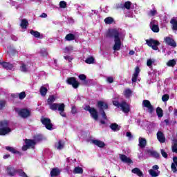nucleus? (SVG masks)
<instances>
[{"label":"nucleus","instance_id":"nucleus-23","mask_svg":"<svg viewBox=\"0 0 177 177\" xmlns=\"http://www.w3.org/2000/svg\"><path fill=\"white\" fill-rule=\"evenodd\" d=\"M30 34L31 35H33V37H35V38H44V35H41V33L38 31H35L34 30H30Z\"/></svg>","mask_w":177,"mask_h":177},{"label":"nucleus","instance_id":"nucleus-26","mask_svg":"<svg viewBox=\"0 0 177 177\" xmlns=\"http://www.w3.org/2000/svg\"><path fill=\"white\" fill-rule=\"evenodd\" d=\"M66 41H74L75 40V35L73 33H68L65 37Z\"/></svg>","mask_w":177,"mask_h":177},{"label":"nucleus","instance_id":"nucleus-7","mask_svg":"<svg viewBox=\"0 0 177 177\" xmlns=\"http://www.w3.org/2000/svg\"><path fill=\"white\" fill-rule=\"evenodd\" d=\"M84 110H86V111H88V113H90L92 118L95 120V121H97V120H98L99 114L97 113V111L96 110V109L92 108V107H91V106L87 105V106H86Z\"/></svg>","mask_w":177,"mask_h":177},{"label":"nucleus","instance_id":"nucleus-53","mask_svg":"<svg viewBox=\"0 0 177 177\" xmlns=\"http://www.w3.org/2000/svg\"><path fill=\"white\" fill-rule=\"evenodd\" d=\"M106 82H109V84H113L114 82V78H113V77H108Z\"/></svg>","mask_w":177,"mask_h":177},{"label":"nucleus","instance_id":"nucleus-11","mask_svg":"<svg viewBox=\"0 0 177 177\" xmlns=\"http://www.w3.org/2000/svg\"><path fill=\"white\" fill-rule=\"evenodd\" d=\"M164 41L166 44V45H168L169 46H172L173 48H176V42L174 39L167 37L164 38Z\"/></svg>","mask_w":177,"mask_h":177},{"label":"nucleus","instance_id":"nucleus-5","mask_svg":"<svg viewBox=\"0 0 177 177\" xmlns=\"http://www.w3.org/2000/svg\"><path fill=\"white\" fill-rule=\"evenodd\" d=\"M16 113L20 115L22 118H28L30 115H31V111L28 110L26 108L24 109H19V108H15V109Z\"/></svg>","mask_w":177,"mask_h":177},{"label":"nucleus","instance_id":"nucleus-49","mask_svg":"<svg viewBox=\"0 0 177 177\" xmlns=\"http://www.w3.org/2000/svg\"><path fill=\"white\" fill-rule=\"evenodd\" d=\"M160 153L162 156L164 157V158H168V153L165 152V149H161Z\"/></svg>","mask_w":177,"mask_h":177},{"label":"nucleus","instance_id":"nucleus-56","mask_svg":"<svg viewBox=\"0 0 177 177\" xmlns=\"http://www.w3.org/2000/svg\"><path fill=\"white\" fill-rule=\"evenodd\" d=\"M116 9H122V10H124V5L122 3H119L116 6Z\"/></svg>","mask_w":177,"mask_h":177},{"label":"nucleus","instance_id":"nucleus-47","mask_svg":"<svg viewBox=\"0 0 177 177\" xmlns=\"http://www.w3.org/2000/svg\"><path fill=\"white\" fill-rule=\"evenodd\" d=\"M162 102H168L169 100V95L168 94H165L162 96Z\"/></svg>","mask_w":177,"mask_h":177},{"label":"nucleus","instance_id":"nucleus-22","mask_svg":"<svg viewBox=\"0 0 177 177\" xmlns=\"http://www.w3.org/2000/svg\"><path fill=\"white\" fill-rule=\"evenodd\" d=\"M147 144V141H146V138H139V145H138V146L141 149H145V147H146Z\"/></svg>","mask_w":177,"mask_h":177},{"label":"nucleus","instance_id":"nucleus-38","mask_svg":"<svg viewBox=\"0 0 177 177\" xmlns=\"http://www.w3.org/2000/svg\"><path fill=\"white\" fill-rule=\"evenodd\" d=\"M6 108V100H0V111L5 110Z\"/></svg>","mask_w":177,"mask_h":177},{"label":"nucleus","instance_id":"nucleus-36","mask_svg":"<svg viewBox=\"0 0 177 177\" xmlns=\"http://www.w3.org/2000/svg\"><path fill=\"white\" fill-rule=\"evenodd\" d=\"M167 66H168V67H175V66H176V60L175 59L169 60L167 63Z\"/></svg>","mask_w":177,"mask_h":177},{"label":"nucleus","instance_id":"nucleus-50","mask_svg":"<svg viewBox=\"0 0 177 177\" xmlns=\"http://www.w3.org/2000/svg\"><path fill=\"white\" fill-rule=\"evenodd\" d=\"M156 13H157V10L153 9V10H151L149 11V12L148 13V15L149 16H156Z\"/></svg>","mask_w":177,"mask_h":177},{"label":"nucleus","instance_id":"nucleus-32","mask_svg":"<svg viewBox=\"0 0 177 177\" xmlns=\"http://www.w3.org/2000/svg\"><path fill=\"white\" fill-rule=\"evenodd\" d=\"M171 150L173 153H177V140L174 139L173 140V145L171 146Z\"/></svg>","mask_w":177,"mask_h":177},{"label":"nucleus","instance_id":"nucleus-31","mask_svg":"<svg viewBox=\"0 0 177 177\" xmlns=\"http://www.w3.org/2000/svg\"><path fill=\"white\" fill-rule=\"evenodd\" d=\"M105 24H113L114 23V19L111 17H108L104 19Z\"/></svg>","mask_w":177,"mask_h":177},{"label":"nucleus","instance_id":"nucleus-60","mask_svg":"<svg viewBox=\"0 0 177 177\" xmlns=\"http://www.w3.org/2000/svg\"><path fill=\"white\" fill-rule=\"evenodd\" d=\"M126 136H127V138H133V136H132V133H131V132H127L126 133Z\"/></svg>","mask_w":177,"mask_h":177},{"label":"nucleus","instance_id":"nucleus-57","mask_svg":"<svg viewBox=\"0 0 177 177\" xmlns=\"http://www.w3.org/2000/svg\"><path fill=\"white\" fill-rule=\"evenodd\" d=\"M71 113L72 114H77V107L72 106Z\"/></svg>","mask_w":177,"mask_h":177},{"label":"nucleus","instance_id":"nucleus-20","mask_svg":"<svg viewBox=\"0 0 177 177\" xmlns=\"http://www.w3.org/2000/svg\"><path fill=\"white\" fill-rule=\"evenodd\" d=\"M1 66L3 68H6V70H12L13 69V64L9 63V62H2Z\"/></svg>","mask_w":177,"mask_h":177},{"label":"nucleus","instance_id":"nucleus-63","mask_svg":"<svg viewBox=\"0 0 177 177\" xmlns=\"http://www.w3.org/2000/svg\"><path fill=\"white\" fill-rule=\"evenodd\" d=\"M10 154H6V155H4V156H3V158L4 160H7V158H10Z\"/></svg>","mask_w":177,"mask_h":177},{"label":"nucleus","instance_id":"nucleus-59","mask_svg":"<svg viewBox=\"0 0 177 177\" xmlns=\"http://www.w3.org/2000/svg\"><path fill=\"white\" fill-rule=\"evenodd\" d=\"M28 149H30V148L28 147V146L26 144L22 147L23 151H26V150H28Z\"/></svg>","mask_w":177,"mask_h":177},{"label":"nucleus","instance_id":"nucleus-17","mask_svg":"<svg viewBox=\"0 0 177 177\" xmlns=\"http://www.w3.org/2000/svg\"><path fill=\"white\" fill-rule=\"evenodd\" d=\"M25 143L28 145V148L34 149L35 147V145L37 144L35 142V140H30V139H26Z\"/></svg>","mask_w":177,"mask_h":177},{"label":"nucleus","instance_id":"nucleus-6","mask_svg":"<svg viewBox=\"0 0 177 177\" xmlns=\"http://www.w3.org/2000/svg\"><path fill=\"white\" fill-rule=\"evenodd\" d=\"M41 122L48 131H53V124L49 118H41Z\"/></svg>","mask_w":177,"mask_h":177},{"label":"nucleus","instance_id":"nucleus-28","mask_svg":"<svg viewBox=\"0 0 177 177\" xmlns=\"http://www.w3.org/2000/svg\"><path fill=\"white\" fill-rule=\"evenodd\" d=\"M156 114L159 118H161L164 116V111H162V109H161L160 106H158L156 108Z\"/></svg>","mask_w":177,"mask_h":177},{"label":"nucleus","instance_id":"nucleus-43","mask_svg":"<svg viewBox=\"0 0 177 177\" xmlns=\"http://www.w3.org/2000/svg\"><path fill=\"white\" fill-rule=\"evenodd\" d=\"M149 174L152 177H157V176H158V173L156 172V171H154L153 169H149Z\"/></svg>","mask_w":177,"mask_h":177},{"label":"nucleus","instance_id":"nucleus-51","mask_svg":"<svg viewBox=\"0 0 177 177\" xmlns=\"http://www.w3.org/2000/svg\"><path fill=\"white\" fill-rule=\"evenodd\" d=\"M153 63H154V61H153L151 59H149L147 61V66L148 67H151V66H153Z\"/></svg>","mask_w":177,"mask_h":177},{"label":"nucleus","instance_id":"nucleus-34","mask_svg":"<svg viewBox=\"0 0 177 177\" xmlns=\"http://www.w3.org/2000/svg\"><path fill=\"white\" fill-rule=\"evenodd\" d=\"M131 95H132V90H131V88H127L124 91V95L125 97H131Z\"/></svg>","mask_w":177,"mask_h":177},{"label":"nucleus","instance_id":"nucleus-13","mask_svg":"<svg viewBox=\"0 0 177 177\" xmlns=\"http://www.w3.org/2000/svg\"><path fill=\"white\" fill-rule=\"evenodd\" d=\"M119 157L121 161L125 162V164H132L133 162V161H132L130 158H128L127 155L119 154Z\"/></svg>","mask_w":177,"mask_h":177},{"label":"nucleus","instance_id":"nucleus-52","mask_svg":"<svg viewBox=\"0 0 177 177\" xmlns=\"http://www.w3.org/2000/svg\"><path fill=\"white\" fill-rule=\"evenodd\" d=\"M171 171L174 174H176V172H177V168H176V165H175V163H171Z\"/></svg>","mask_w":177,"mask_h":177},{"label":"nucleus","instance_id":"nucleus-62","mask_svg":"<svg viewBox=\"0 0 177 177\" xmlns=\"http://www.w3.org/2000/svg\"><path fill=\"white\" fill-rule=\"evenodd\" d=\"M173 161H174L173 164H175V165L177 167V156H174L173 158Z\"/></svg>","mask_w":177,"mask_h":177},{"label":"nucleus","instance_id":"nucleus-27","mask_svg":"<svg viewBox=\"0 0 177 177\" xmlns=\"http://www.w3.org/2000/svg\"><path fill=\"white\" fill-rule=\"evenodd\" d=\"M111 129L113 131V132H117V131H120V128H121L117 123H112L110 125Z\"/></svg>","mask_w":177,"mask_h":177},{"label":"nucleus","instance_id":"nucleus-25","mask_svg":"<svg viewBox=\"0 0 177 177\" xmlns=\"http://www.w3.org/2000/svg\"><path fill=\"white\" fill-rule=\"evenodd\" d=\"M6 150H7V151H10V153H12V154H19V151L16 150V149L10 146H6Z\"/></svg>","mask_w":177,"mask_h":177},{"label":"nucleus","instance_id":"nucleus-64","mask_svg":"<svg viewBox=\"0 0 177 177\" xmlns=\"http://www.w3.org/2000/svg\"><path fill=\"white\" fill-rule=\"evenodd\" d=\"M152 168L153 170L155 169L156 171H157V169H159L160 167H158V165H155L152 167Z\"/></svg>","mask_w":177,"mask_h":177},{"label":"nucleus","instance_id":"nucleus-41","mask_svg":"<svg viewBox=\"0 0 177 177\" xmlns=\"http://www.w3.org/2000/svg\"><path fill=\"white\" fill-rule=\"evenodd\" d=\"M151 28L153 32H158L160 31V28L158 27V25L153 24L151 26Z\"/></svg>","mask_w":177,"mask_h":177},{"label":"nucleus","instance_id":"nucleus-45","mask_svg":"<svg viewBox=\"0 0 177 177\" xmlns=\"http://www.w3.org/2000/svg\"><path fill=\"white\" fill-rule=\"evenodd\" d=\"M18 174H19V176L28 177V176H27V174H26V172H24V171H23V169H18Z\"/></svg>","mask_w":177,"mask_h":177},{"label":"nucleus","instance_id":"nucleus-16","mask_svg":"<svg viewBox=\"0 0 177 177\" xmlns=\"http://www.w3.org/2000/svg\"><path fill=\"white\" fill-rule=\"evenodd\" d=\"M50 175L51 177L59 176V175H60V169L57 167L52 169Z\"/></svg>","mask_w":177,"mask_h":177},{"label":"nucleus","instance_id":"nucleus-54","mask_svg":"<svg viewBox=\"0 0 177 177\" xmlns=\"http://www.w3.org/2000/svg\"><path fill=\"white\" fill-rule=\"evenodd\" d=\"M78 77L81 81H85V80H86V75L84 74H80Z\"/></svg>","mask_w":177,"mask_h":177},{"label":"nucleus","instance_id":"nucleus-61","mask_svg":"<svg viewBox=\"0 0 177 177\" xmlns=\"http://www.w3.org/2000/svg\"><path fill=\"white\" fill-rule=\"evenodd\" d=\"M39 17H41V18L45 19V18L48 17V15H47L46 13H45V12H43V13L39 16Z\"/></svg>","mask_w":177,"mask_h":177},{"label":"nucleus","instance_id":"nucleus-48","mask_svg":"<svg viewBox=\"0 0 177 177\" xmlns=\"http://www.w3.org/2000/svg\"><path fill=\"white\" fill-rule=\"evenodd\" d=\"M64 147V145H63V143L62 142V140H59L58 142V145L57 146V149L58 150H62V149H63Z\"/></svg>","mask_w":177,"mask_h":177},{"label":"nucleus","instance_id":"nucleus-39","mask_svg":"<svg viewBox=\"0 0 177 177\" xmlns=\"http://www.w3.org/2000/svg\"><path fill=\"white\" fill-rule=\"evenodd\" d=\"M85 63L87 64H93L95 63V58L90 57L85 60Z\"/></svg>","mask_w":177,"mask_h":177},{"label":"nucleus","instance_id":"nucleus-8","mask_svg":"<svg viewBox=\"0 0 177 177\" xmlns=\"http://www.w3.org/2000/svg\"><path fill=\"white\" fill-rule=\"evenodd\" d=\"M66 84H68V85H71L74 89H77L80 86V83L75 77H68L66 80Z\"/></svg>","mask_w":177,"mask_h":177},{"label":"nucleus","instance_id":"nucleus-55","mask_svg":"<svg viewBox=\"0 0 177 177\" xmlns=\"http://www.w3.org/2000/svg\"><path fill=\"white\" fill-rule=\"evenodd\" d=\"M113 106H115V107H121V104L117 100L113 101Z\"/></svg>","mask_w":177,"mask_h":177},{"label":"nucleus","instance_id":"nucleus-12","mask_svg":"<svg viewBox=\"0 0 177 177\" xmlns=\"http://www.w3.org/2000/svg\"><path fill=\"white\" fill-rule=\"evenodd\" d=\"M120 107H121V110L122 111H123V113H129L130 111V109H129V104H128V103H127V102L125 101H122L120 103Z\"/></svg>","mask_w":177,"mask_h":177},{"label":"nucleus","instance_id":"nucleus-9","mask_svg":"<svg viewBox=\"0 0 177 177\" xmlns=\"http://www.w3.org/2000/svg\"><path fill=\"white\" fill-rule=\"evenodd\" d=\"M142 106L148 109L149 114H153L154 112V106L151 105V103L148 100H144L142 101Z\"/></svg>","mask_w":177,"mask_h":177},{"label":"nucleus","instance_id":"nucleus-2","mask_svg":"<svg viewBox=\"0 0 177 177\" xmlns=\"http://www.w3.org/2000/svg\"><path fill=\"white\" fill-rule=\"evenodd\" d=\"M120 32L117 28L109 29L106 34V38H114L113 50H120L121 49V39L120 38Z\"/></svg>","mask_w":177,"mask_h":177},{"label":"nucleus","instance_id":"nucleus-15","mask_svg":"<svg viewBox=\"0 0 177 177\" xmlns=\"http://www.w3.org/2000/svg\"><path fill=\"white\" fill-rule=\"evenodd\" d=\"M139 73H140V68L139 66H136L135 68V73L132 76V82H136L138 81V77H139Z\"/></svg>","mask_w":177,"mask_h":177},{"label":"nucleus","instance_id":"nucleus-30","mask_svg":"<svg viewBox=\"0 0 177 177\" xmlns=\"http://www.w3.org/2000/svg\"><path fill=\"white\" fill-rule=\"evenodd\" d=\"M39 92L41 96H46V93H48V88L44 86H41L40 87Z\"/></svg>","mask_w":177,"mask_h":177},{"label":"nucleus","instance_id":"nucleus-29","mask_svg":"<svg viewBox=\"0 0 177 177\" xmlns=\"http://www.w3.org/2000/svg\"><path fill=\"white\" fill-rule=\"evenodd\" d=\"M170 23L172 26V30L174 31H177V20L175 19H171Z\"/></svg>","mask_w":177,"mask_h":177},{"label":"nucleus","instance_id":"nucleus-4","mask_svg":"<svg viewBox=\"0 0 177 177\" xmlns=\"http://www.w3.org/2000/svg\"><path fill=\"white\" fill-rule=\"evenodd\" d=\"M146 44L149 46V48H151L153 50H158V46L161 45V43L158 41V40H156L153 38H151L149 39H147Z\"/></svg>","mask_w":177,"mask_h":177},{"label":"nucleus","instance_id":"nucleus-10","mask_svg":"<svg viewBox=\"0 0 177 177\" xmlns=\"http://www.w3.org/2000/svg\"><path fill=\"white\" fill-rule=\"evenodd\" d=\"M19 169H16L15 167L8 166L6 167V172L8 176H16V174L19 173Z\"/></svg>","mask_w":177,"mask_h":177},{"label":"nucleus","instance_id":"nucleus-3","mask_svg":"<svg viewBox=\"0 0 177 177\" xmlns=\"http://www.w3.org/2000/svg\"><path fill=\"white\" fill-rule=\"evenodd\" d=\"M97 107L99 109L103 120H107V115H106L104 110H107V109H109V104H107V103H104L103 101H98L97 103Z\"/></svg>","mask_w":177,"mask_h":177},{"label":"nucleus","instance_id":"nucleus-40","mask_svg":"<svg viewBox=\"0 0 177 177\" xmlns=\"http://www.w3.org/2000/svg\"><path fill=\"white\" fill-rule=\"evenodd\" d=\"M123 6L124 9H127V10H129V9H131V6H132V3L131 1H126L124 2Z\"/></svg>","mask_w":177,"mask_h":177},{"label":"nucleus","instance_id":"nucleus-35","mask_svg":"<svg viewBox=\"0 0 177 177\" xmlns=\"http://www.w3.org/2000/svg\"><path fill=\"white\" fill-rule=\"evenodd\" d=\"M73 174H84V169L80 167H76L73 170Z\"/></svg>","mask_w":177,"mask_h":177},{"label":"nucleus","instance_id":"nucleus-44","mask_svg":"<svg viewBox=\"0 0 177 177\" xmlns=\"http://www.w3.org/2000/svg\"><path fill=\"white\" fill-rule=\"evenodd\" d=\"M59 8H61V9H66V8H67V3L64 1H61L59 2Z\"/></svg>","mask_w":177,"mask_h":177},{"label":"nucleus","instance_id":"nucleus-14","mask_svg":"<svg viewBox=\"0 0 177 177\" xmlns=\"http://www.w3.org/2000/svg\"><path fill=\"white\" fill-rule=\"evenodd\" d=\"M157 139L160 143H165V135L161 131H158L156 133Z\"/></svg>","mask_w":177,"mask_h":177},{"label":"nucleus","instance_id":"nucleus-1","mask_svg":"<svg viewBox=\"0 0 177 177\" xmlns=\"http://www.w3.org/2000/svg\"><path fill=\"white\" fill-rule=\"evenodd\" d=\"M55 100H56V98L53 95H50L47 100V103L50 110H52L53 111H56L58 110V111L59 112V115L62 117H67V114H66V112H64V109H66V104H64V103H53Z\"/></svg>","mask_w":177,"mask_h":177},{"label":"nucleus","instance_id":"nucleus-37","mask_svg":"<svg viewBox=\"0 0 177 177\" xmlns=\"http://www.w3.org/2000/svg\"><path fill=\"white\" fill-rule=\"evenodd\" d=\"M9 123L6 120L0 121V127L1 128H9Z\"/></svg>","mask_w":177,"mask_h":177},{"label":"nucleus","instance_id":"nucleus-18","mask_svg":"<svg viewBox=\"0 0 177 177\" xmlns=\"http://www.w3.org/2000/svg\"><path fill=\"white\" fill-rule=\"evenodd\" d=\"M92 143L98 147L103 148L106 146V144L103 141L99 140H92Z\"/></svg>","mask_w":177,"mask_h":177},{"label":"nucleus","instance_id":"nucleus-33","mask_svg":"<svg viewBox=\"0 0 177 177\" xmlns=\"http://www.w3.org/2000/svg\"><path fill=\"white\" fill-rule=\"evenodd\" d=\"M20 26L21 28H27V26H28V21L26 19H22Z\"/></svg>","mask_w":177,"mask_h":177},{"label":"nucleus","instance_id":"nucleus-24","mask_svg":"<svg viewBox=\"0 0 177 177\" xmlns=\"http://www.w3.org/2000/svg\"><path fill=\"white\" fill-rule=\"evenodd\" d=\"M131 172L133 174H135L136 175H138V176L142 177L143 176V172L140 171V169L136 167L131 170Z\"/></svg>","mask_w":177,"mask_h":177},{"label":"nucleus","instance_id":"nucleus-46","mask_svg":"<svg viewBox=\"0 0 177 177\" xmlns=\"http://www.w3.org/2000/svg\"><path fill=\"white\" fill-rule=\"evenodd\" d=\"M151 156H152V157H154L155 158H160V153H158V152L156 151H151Z\"/></svg>","mask_w":177,"mask_h":177},{"label":"nucleus","instance_id":"nucleus-42","mask_svg":"<svg viewBox=\"0 0 177 177\" xmlns=\"http://www.w3.org/2000/svg\"><path fill=\"white\" fill-rule=\"evenodd\" d=\"M20 70L21 71H22V73H27V71H28V70L27 69V65H26L25 64H21L20 66Z\"/></svg>","mask_w":177,"mask_h":177},{"label":"nucleus","instance_id":"nucleus-58","mask_svg":"<svg viewBox=\"0 0 177 177\" xmlns=\"http://www.w3.org/2000/svg\"><path fill=\"white\" fill-rule=\"evenodd\" d=\"M41 56L45 57L48 56V52H46V50H41Z\"/></svg>","mask_w":177,"mask_h":177},{"label":"nucleus","instance_id":"nucleus-19","mask_svg":"<svg viewBox=\"0 0 177 177\" xmlns=\"http://www.w3.org/2000/svg\"><path fill=\"white\" fill-rule=\"evenodd\" d=\"M26 95V92L25 91H22L19 93H17V94H12V97H19V99L20 100H23V99H25Z\"/></svg>","mask_w":177,"mask_h":177},{"label":"nucleus","instance_id":"nucleus-21","mask_svg":"<svg viewBox=\"0 0 177 177\" xmlns=\"http://www.w3.org/2000/svg\"><path fill=\"white\" fill-rule=\"evenodd\" d=\"M11 131L12 129L10 128H0V136L8 135Z\"/></svg>","mask_w":177,"mask_h":177}]
</instances>
